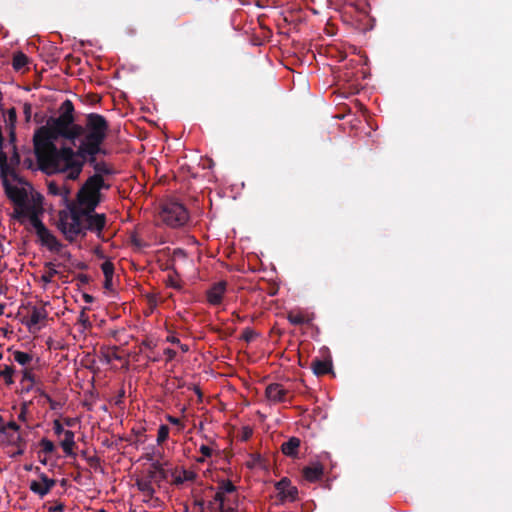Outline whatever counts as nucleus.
<instances>
[{
	"instance_id": "obj_1",
	"label": "nucleus",
	"mask_w": 512,
	"mask_h": 512,
	"mask_svg": "<svg viewBox=\"0 0 512 512\" xmlns=\"http://www.w3.org/2000/svg\"><path fill=\"white\" fill-rule=\"evenodd\" d=\"M108 131V121L98 113L87 114L83 124L76 123L73 102L66 99L59 107V115L50 117L33 135L39 168L45 172L67 173L68 179L77 180L88 163L93 175L100 179L113 175L114 169L96 158L100 153L106 154L102 144Z\"/></svg>"
},
{
	"instance_id": "obj_2",
	"label": "nucleus",
	"mask_w": 512,
	"mask_h": 512,
	"mask_svg": "<svg viewBox=\"0 0 512 512\" xmlns=\"http://www.w3.org/2000/svg\"><path fill=\"white\" fill-rule=\"evenodd\" d=\"M111 185L98 175L89 176L76 194V205L79 208H88L95 211L103 200L102 190H109Z\"/></svg>"
},
{
	"instance_id": "obj_3",
	"label": "nucleus",
	"mask_w": 512,
	"mask_h": 512,
	"mask_svg": "<svg viewBox=\"0 0 512 512\" xmlns=\"http://www.w3.org/2000/svg\"><path fill=\"white\" fill-rule=\"evenodd\" d=\"M67 207L68 211H61L59 213L57 227L64 235L65 239L72 243L78 237L84 238L86 233L85 228H83V219L82 214L80 213V208L77 207L75 202H69Z\"/></svg>"
},
{
	"instance_id": "obj_4",
	"label": "nucleus",
	"mask_w": 512,
	"mask_h": 512,
	"mask_svg": "<svg viewBox=\"0 0 512 512\" xmlns=\"http://www.w3.org/2000/svg\"><path fill=\"white\" fill-rule=\"evenodd\" d=\"M160 217L168 226L177 228L187 223L189 214L181 203L169 201L162 205Z\"/></svg>"
},
{
	"instance_id": "obj_5",
	"label": "nucleus",
	"mask_w": 512,
	"mask_h": 512,
	"mask_svg": "<svg viewBox=\"0 0 512 512\" xmlns=\"http://www.w3.org/2000/svg\"><path fill=\"white\" fill-rule=\"evenodd\" d=\"M80 213L82 214L85 233L90 231L96 233L99 237L106 225V215L95 213V211H90L88 208H80Z\"/></svg>"
},
{
	"instance_id": "obj_6",
	"label": "nucleus",
	"mask_w": 512,
	"mask_h": 512,
	"mask_svg": "<svg viewBox=\"0 0 512 512\" xmlns=\"http://www.w3.org/2000/svg\"><path fill=\"white\" fill-rule=\"evenodd\" d=\"M3 187L7 197L15 206H26L28 204V193L25 188L11 185L6 176L3 177Z\"/></svg>"
},
{
	"instance_id": "obj_7",
	"label": "nucleus",
	"mask_w": 512,
	"mask_h": 512,
	"mask_svg": "<svg viewBox=\"0 0 512 512\" xmlns=\"http://www.w3.org/2000/svg\"><path fill=\"white\" fill-rule=\"evenodd\" d=\"M278 491L279 500L281 503L285 501H295L298 495V489L291 485V481L284 477L275 484Z\"/></svg>"
},
{
	"instance_id": "obj_8",
	"label": "nucleus",
	"mask_w": 512,
	"mask_h": 512,
	"mask_svg": "<svg viewBox=\"0 0 512 512\" xmlns=\"http://www.w3.org/2000/svg\"><path fill=\"white\" fill-rule=\"evenodd\" d=\"M36 235L41 245L46 246L50 251L59 253L62 250L63 244L46 226L38 230Z\"/></svg>"
},
{
	"instance_id": "obj_9",
	"label": "nucleus",
	"mask_w": 512,
	"mask_h": 512,
	"mask_svg": "<svg viewBox=\"0 0 512 512\" xmlns=\"http://www.w3.org/2000/svg\"><path fill=\"white\" fill-rule=\"evenodd\" d=\"M39 478L41 480V483L37 481H32L30 484V490L38 494L39 496L44 497L56 485V481L54 479L49 478L43 472H40Z\"/></svg>"
},
{
	"instance_id": "obj_10",
	"label": "nucleus",
	"mask_w": 512,
	"mask_h": 512,
	"mask_svg": "<svg viewBox=\"0 0 512 512\" xmlns=\"http://www.w3.org/2000/svg\"><path fill=\"white\" fill-rule=\"evenodd\" d=\"M288 390L280 383H271L265 389V396L272 403H282L286 401Z\"/></svg>"
},
{
	"instance_id": "obj_11",
	"label": "nucleus",
	"mask_w": 512,
	"mask_h": 512,
	"mask_svg": "<svg viewBox=\"0 0 512 512\" xmlns=\"http://www.w3.org/2000/svg\"><path fill=\"white\" fill-rule=\"evenodd\" d=\"M227 283L225 281H219L211 286L207 291V301L209 304L217 306L222 303L223 296L226 291Z\"/></svg>"
},
{
	"instance_id": "obj_12",
	"label": "nucleus",
	"mask_w": 512,
	"mask_h": 512,
	"mask_svg": "<svg viewBox=\"0 0 512 512\" xmlns=\"http://www.w3.org/2000/svg\"><path fill=\"white\" fill-rule=\"evenodd\" d=\"M311 369L316 376H323L332 372V361L315 358L311 362Z\"/></svg>"
},
{
	"instance_id": "obj_13",
	"label": "nucleus",
	"mask_w": 512,
	"mask_h": 512,
	"mask_svg": "<svg viewBox=\"0 0 512 512\" xmlns=\"http://www.w3.org/2000/svg\"><path fill=\"white\" fill-rule=\"evenodd\" d=\"M48 316V313L44 307H36L34 306L31 310L30 317L25 324L29 329L38 325L41 321L45 320Z\"/></svg>"
},
{
	"instance_id": "obj_14",
	"label": "nucleus",
	"mask_w": 512,
	"mask_h": 512,
	"mask_svg": "<svg viewBox=\"0 0 512 512\" xmlns=\"http://www.w3.org/2000/svg\"><path fill=\"white\" fill-rule=\"evenodd\" d=\"M301 441L297 437H290L286 442L281 445V451L288 457H296Z\"/></svg>"
},
{
	"instance_id": "obj_15",
	"label": "nucleus",
	"mask_w": 512,
	"mask_h": 512,
	"mask_svg": "<svg viewBox=\"0 0 512 512\" xmlns=\"http://www.w3.org/2000/svg\"><path fill=\"white\" fill-rule=\"evenodd\" d=\"M303 477L309 482H316L323 476V466L319 463L303 468Z\"/></svg>"
},
{
	"instance_id": "obj_16",
	"label": "nucleus",
	"mask_w": 512,
	"mask_h": 512,
	"mask_svg": "<svg viewBox=\"0 0 512 512\" xmlns=\"http://www.w3.org/2000/svg\"><path fill=\"white\" fill-rule=\"evenodd\" d=\"M48 193L50 195H54V196H62V198L65 202H70L69 201L70 189L64 185L62 186V185L58 184L55 181H51L48 183Z\"/></svg>"
},
{
	"instance_id": "obj_17",
	"label": "nucleus",
	"mask_w": 512,
	"mask_h": 512,
	"mask_svg": "<svg viewBox=\"0 0 512 512\" xmlns=\"http://www.w3.org/2000/svg\"><path fill=\"white\" fill-rule=\"evenodd\" d=\"M75 434L71 430H66L64 432V439L61 441L60 445L67 456H75L73 452V448L76 443L74 440Z\"/></svg>"
},
{
	"instance_id": "obj_18",
	"label": "nucleus",
	"mask_w": 512,
	"mask_h": 512,
	"mask_svg": "<svg viewBox=\"0 0 512 512\" xmlns=\"http://www.w3.org/2000/svg\"><path fill=\"white\" fill-rule=\"evenodd\" d=\"M136 487L139 491L145 494L148 499H151L155 494V489L149 479H137Z\"/></svg>"
},
{
	"instance_id": "obj_19",
	"label": "nucleus",
	"mask_w": 512,
	"mask_h": 512,
	"mask_svg": "<svg viewBox=\"0 0 512 512\" xmlns=\"http://www.w3.org/2000/svg\"><path fill=\"white\" fill-rule=\"evenodd\" d=\"M12 150L13 151H12V155L10 157V163H8L10 171H8L5 175L1 174V176L5 177L8 174H10L16 180V179H18V176L14 171V167L18 166L20 164L21 158H20V154L18 153L16 145H14V147H12Z\"/></svg>"
},
{
	"instance_id": "obj_20",
	"label": "nucleus",
	"mask_w": 512,
	"mask_h": 512,
	"mask_svg": "<svg viewBox=\"0 0 512 512\" xmlns=\"http://www.w3.org/2000/svg\"><path fill=\"white\" fill-rule=\"evenodd\" d=\"M28 210H29V213L27 215V218L36 233L38 230L43 228L45 225L39 218L38 212L36 211V209L33 205H32V207H28Z\"/></svg>"
},
{
	"instance_id": "obj_21",
	"label": "nucleus",
	"mask_w": 512,
	"mask_h": 512,
	"mask_svg": "<svg viewBox=\"0 0 512 512\" xmlns=\"http://www.w3.org/2000/svg\"><path fill=\"white\" fill-rule=\"evenodd\" d=\"M29 62V58L22 52H17L13 56L12 66L14 70L20 71Z\"/></svg>"
},
{
	"instance_id": "obj_22",
	"label": "nucleus",
	"mask_w": 512,
	"mask_h": 512,
	"mask_svg": "<svg viewBox=\"0 0 512 512\" xmlns=\"http://www.w3.org/2000/svg\"><path fill=\"white\" fill-rule=\"evenodd\" d=\"M28 207H32V205L28 203L26 206H15L12 217L23 224L29 213Z\"/></svg>"
},
{
	"instance_id": "obj_23",
	"label": "nucleus",
	"mask_w": 512,
	"mask_h": 512,
	"mask_svg": "<svg viewBox=\"0 0 512 512\" xmlns=\"http://www.w3.org/2000/svg\"><path fill=\"white\" fill-rule=\"evenodd\" d=\"M197 477V474L194 471L184 469L182 473L175 477L174 484L181 485L185 481H194Z\"/></svg>"
},
{
	"instance_id": "obj_24",
	"label": "nucleus",
	"mask_w": 512,
	"mask_h": 512,
	"mask_svg": "<svg viewBox=\"0 0 512 512\" xmlns=\"http://www.w3.org/2000/svg\"><path fill=\"white\" fill-rule=\"evenodd\" d=\"M14 367L13 366H4L2 370H0V377L4 379L7 385H12L14 383L13 380Z\"/></svg>"
},
{
	"instance_id": "obj_25",
	"label": "nucleus",
	"mask_w": 512,
	"mask_h": 512,
	"mask_svg": "<svg viewBox=\"0 0 512 512\" xmlns=\"http://www.w3.org/2000/svg\"><path fill=\"white\" fill-rule=\"evenodd\" d=\"M13 355L14 360L22 366H25L32 361V355L27 352L15 351Z\"/></svg>"
},
{
	"instance_id": "obj_26",
	"label": "nucleus",
	"mask_w": 512,
	"mask_h": 512,
	"mask_svg": "<svg viewBox=\"0 0 512 512\" xmlns=\"http://www.w3.org/2000/svg\"><path fill=\"white\" fill-rule=\"evenodd\" d=\"M236 489V486L230 480L219 481V485L217 487V490H219L223 494L233 493L236 491Z\"/></svg>"
},
{
	"instance_id": "obj_27",
	"label": "nucleus",
	"mask_w": 512,
	"mask_h": 512,
	"mask_svg": "<svg viewBox=\"0 0 512 512\" xmlns=\"http://www.w3.org/2000/svg\"><path fill=\"white\" fill-rule=\"evenodd\" d=\"M287 319L292 325H302L307 322V319L301 313L289 312Z\"/></svg>"
},
{
	"instance_id": "obj_28",
	"label": "nucleus",
	"mask_w": 512,
	"mask_h": 512,
	"mask_svg": "<svg viewBox=\"0 0 512 512\" xmlns=\"http://www.w3.org/2000/svg\"><path fill=\"white\" fill-rule=\"evenodd\" d=\"M17 113L14 107L7 110V118L5 119L7 129L16 128Z\"/></svg>"
},
{
	"instance_id": "obj_29",
	"label": "nucleus",
	"mask_w": 512,
	"mask_h": 512,
	"mask_svg": "<svg viewBox=\"0 0 512 512\" xmlns=\"http://www.w3.org/2000/svg\"><path fill=\"white\" fill-rule=\"evenodd\" d=\"M39 445L41 446V451L44 452L45 454H51L55 451L54 443L47 438L41 439Z\"/></svg>"
},
{
	"instance_id": "obj_30",
	"label": "nucleus",
	"mask_w": 512,
	"mask_h": 512,
	"mask_svg": "<svg viewBox=\"0 0 512 512\" xmlns=\"http://www.w3.org/2000/svg\"><path fill=\"white\" fill-rule=\"evenodd\" d=\"M169 427L167 425H160L157 433V443L160 445L168 439Z\"/></svg>"
},
{
	"instance_id": "obj_31",
	"label": "nucleus",
	"mask_w": 512,
	"mask_h": 512,
	"mask_svg": "<svg viewBox=\"0 0 512 512\" xmlns=\"http://www.w3.org/2000/svg\"><path fill=\"white\" fill-rule=\"evenodd\" d=\"M46 267L49 268V270L42 275V280L45 283H50L53 279V277L58 273L57 270L54 268V264L49 262L46 264Z\"/></svg>"
},
{
	"instance_id": "obj_32",
	"label": "nucleus",
	"mask_w": 512,
	"mask_h": 512,
	"mask_svg": "<svg viewBox=\"0 0 512 512\" xmlns=\"http://www.w3.org/2000/svg\"><path fill=\"white\" fill-rule=\"evenodd\" d=\"M101 270L105 278H113L114 265L110 261H105L101 264Z\"/></svg>"
},
{
	"instance_id": "obj_33",
	"label": "nucleus",
	"mask_w": 512,
	"mask_h": 512,
	"mask_svg": "<svg viewBox=\"0 0 512 512\" xmlns=\"http://www.w3.org/2000/svg\"><path fill=\"white\" fill-rule=\"evenodd\" d=\"M22 373H23V376H22L21 383L29 382V384H35L36 379H35V375L32 373V369L25 368Z\"/></svg>"
},
{
	"instance_id": "obj_34",
	"label": "nucleus",
	"mask_w": 512,
	"mask_h": 512,
	"mask_svg": "<svg viewBox=\"0 0 512 512\" xmlns=\"http://www.w3.org/2000/svg\"><path fill=\"white\" fill-rule=\"evenodd\" d=\"M257 336V333L252 328H245L243 330L241 339H243L245 342L249 343L251 342L255 337Z\"/></svg>"
},
{
	"instance_id": "obj_35",
	"label": "nucleus",
	"mask_w": 512,
	"mask_h": 512,
	"mask_svg": "<svg viewBox=\"0 0 512 512\" xmlns=\"http://www.w3.org/2000/svg\"><path fill=\"white\" fill-rule=\"evenodd\" d=\"M13 445L18 446V450L15 452L14 456H19L24 454V446L25 440L22 436L18 435L16 440L13 442Z\"/></svg>"
},
{
	"instance_id": "obj_36",
	"label": "nucleus",
	"mask_w": 512,
	"mask_h": 512,
	"mask_svg": "<svg viewBox=\"0 0 512 512\" xmlns=\"http://www.w3.org/2000/svg\"><path fill=\"white\" fill-rule=\"evenodd\" d=\"M199 451L203 455V458H199L198 462H204V458L205 457H211L212 453H213V450L209 446H207V445H201L200 448H199Z\"/></svg>"
},
{
	"instance_id": "obj_37",
	"label": "nucleus",
	"mask_w": 512,
	"mask_h": 512,
	"mask_svg": "<svg viewBox=\"0 0 512 512\" xmlns=\"http://www.w3.org/2000/svg\"><path fill=\"white\" fill-rule=\"evenodd\" d=\"M38 391H39V394L47 400V402H48V403H49V405H50V408H51L52 410H55V409L57 408V406H58V403H57V402H55V401L50 397V395H48L45 391H42V390H39V389H38Z\"/></svg>"
},
{
	"instance_id": "obj_38",
	"label": "nucleus",
	"mask_w": 512,
	"mask_h": 512,
	"mask_svg": "<svg viewBox=\"0 0 512 512\" xmlns=\"http://www.w3.org/2000/svg\"><path fill=\"white\" fill-rule=\"evenodd\" d=\"M53 430H54V433L58 436L61 434H64V432L66 431V430H64L61 422L58 419L53 421Z\"/></svg>"
},
{
	"instance_id": "obj_39",
	"label": "nucleus",
	"mask_w": 512,
	"mask_h": 512,
	"mask_svg": "<svg viewBox=\"0 0 512 512\" xmlns=\"http://www.w3.org/2000/svg\"><path fill=\"white\" fill-rule=\"evenodd\" d=\"M23 113L25 115V120L27 122L30 121L31 119V114H32V105L30 103H25L24 106H23Z\"/></svg>"
},
{
	"instance_id": "obj_40",
	"label": "nucleus",
	"mask_w": 512,
	"mask_h": 512,
	"mask_svg": "<svg viewBox=\"0 0 512 512\" xmlns=\"http://www.w3.org/2000/svg\"><path fill=\"white\" fill-rule=\"evenodd\" d=\"M16 128H8V134H9V143L12 145V147H14V145H16V131H15Z\"/></svg>"
},
{
	"instance_id": "obj_41",
	"label": "nucleus",
	"mask_w": 512,
	"mask_h": 512,
	"mask_svg": "<svg viewBox=\"0 0 512 512\" xmlns=\"http://www.w3.org/2000/svg\"><path fill=\"white\" fill-rule=\"evenodd\" d=\"M64 510L65 505L62 502H58L55 506L48 508V512H63Z\"/></svg>"
},
{
	"instance_id": "obj_42",
	"label": "nucleus",
	"mask_w": 512,
	"mask_h": 512,
	"mask_svg": "<svg viewBox=\"0 0 512 512\" xmlns=\"http://www.w3.org/2000/svg\"><path fill=\"white\" fill-rule=\"evenodd\" d=\"M26 414H27V403H23L21 406L20 413L18 415V419L20 421H26Z\"/></svg>"
},
{
	"instance_id": "obj_43",
	"label": "nucleus",
	"mask_w": 512,
	"mask_h": 512,
	"mask_svg": "<svg viewBox=\"0 0 512 512\" xmlns=\"http://www.w3.org/2000/svg\"><path fill=\"white\" fill-rule=\"evenodd\" d=\"M214 501L218 504L225 503V494L217 490L214 496Z\"/></svg>"
},
{
	"instance_id": "obj_44",
	"label": "nucleus",
	"mask_w": 512,
	"mask_h": 512,
	"mask_svg": "<svg viewBox=\"0 0 512 512\" xmlns=\"http://www.w3.org/2000/svg\"><path fill=\"white\" fill-rule=\"evenodd\" d=\"M157 476H158L157 471L150 469L148 471L147 475L144 477V479H149L150 482H153L154 480L157 481Z\"/></svg>"
},
{
	"instance_id": "obj_45",
	"label": "nucleus",
	"mask_w": 512,
	"mask_h": 512,
	"mask_svg": "<svg viewBox=\"0 0 512 512\" xmlns=\"http://www.w3.org/2000/svg\"><path fill=\"white\" fill-rule=\"evenodd\" d=\"M167 284L175 289H180L181 286L175 281L173 275H169L167 279Z\"/></svg>"
},
{
	"instance_id": "obj_46",
	"label": "nucleus",
	"mask_w": 512,
	"mask_h": 512,
	"mask_svg": "<svg viewBox=\"0 0 512 512\" xmlns=\"http://www.w3.org/2000/svg\"><path fill=\"white\" fill-rule=\"evenodd\" d=\"M76 278L81 284H88L90 281V277L86 274H78Z\"/></svg>"
},
{
	"instance_id": "obj_47",
	"label": "nucleus",
	"mask_w": 512,
	"mask_h": 512,
	"mask_svg": "<svg viewBox=\"0 0 512 512\" xmlns=\"http://www.w3.org/2000/svg\"><path fill=\"white\" fill-rule=\"evenodd\" d=\"M252 429L249 428V427H244L243 429V434H242V439L243 440H248L251 436H252Z\"/></svg>"
},
{
	"instance_id": "obj_48",
	"label": "nucleus",
	"mask_w": 512,
	"mask_h": 512,
	"mask_svg": "<svg viewBox=\"0 0 512 512\" xmlns=\"http://www.w3.org/2000/svg\"><path fill=\"white\" fill-rule=\"evenodd\" d=\"M166 419L169 423L173 424V425H181V421L179 418L177 417H174L172 415H166Z\"/></svg>"
},
{
	"instance_id": "obj_49",
	"label": "nucleus",
	"mask_w": 512,
	"mask_h": 512,
	"mask_svg": "<svg viewBox=\"0 0 512 512\" xmlns=\"http://www.w3.org/2000/svg\"><path fill=\"white\" fill-rule=\"evenodd\" d=\"M79 322H81L84 326L89 324L88 317H87V315H86L84 310H82L81 313H80Z\"/></svg>"
},
{
	"instance_id": "obj_50",
	"label": "nucleus",
	"mask_w": 512,
	"mask_h": 512,
	"mask_svg": "<svg viewBox=\"0 0 512 512\" xmlns=\"http://www.w3.org/2000/svg\"><path fill=\"white\" fill-rule=\"evenodd\" d=\"M5 426H6V430L11 429L14 431H19V429H20V426L14 421L8 422Z\"/></svg>"
},
{
	"instance_id": "obj_51",
	"label": "nucleus",
	"mask_w": 512,
	"mask_h": 512,
	"mask_svg": "<svg viewBox=\"0 0 512 512\" xmlns=\"http://www.w3.org/2000/svg\"><path fill=\"white\" fill-rule=\"evenodd\" d=\"M131 242L137 248H142L144 246L142 240L137 238L136 236L132 237Z\"/></svg>"
},
{
	"instance_id": "obj_52",
	"label": "nucleus",
	"mask_w": 512,
	"mask_h": 512,
	"mask_svg": "<svg viewBox=\"0 0 512 512\" xmlns=\"http://www.w3.org/2000/svg\"><path fill=\"white\" fill-rule=\"evenodd\" d=\"M88 463L91 467H97L99 465V458L96 456L89 457Z\"/></svg>"
},
{
	"instance_id": "obj_53",
	"label": "nucleus",
	"mask_w": 512,
	"mask_h": 512,
	"mask_svg": "<svg viewBox=\"0 0 512 512\" xmlns=\"http://www.w3.org/2000/svg\"><path fill=\"white\" fill-rule=\"evenodd\" d=\"M166 478H167V473H166V471L162 468V469L158 472L157 481H158V482H161V481L166 480Z\"/></svg>"
},
{
	"instance_id": "obj_54",
	"label": "nucleus",
	"mask_w": 512,
	"mask_h": 512,
	"mask_svg": "<svg viewBox=\"0 0 512 512\" xmlns=\"http://www.w3.org/2000/svg\"><path fill=\"white\" fill-rule=\"evenodd\" d=\"M162 465L160 462L156 461L154 463H152L151 465V469L154 470V471H157V473L162 469Z\"/></svg>"
},
{
	"instance_id": "obj_55",
	"label": "nucleus",
	"mask_w": 512,
	"mask_h": 512,
	"mask_svg": "<svg viewBox=\"0 0 512 512\" xmlns=\"http://www.w3.org/2000/svg\"><path fill=\"white\" fill-rule=\"evenodd\" d=\"M164 353H165V355L168 356L169 359H173L176 356V352L169 348L166 349Z\"/></svg>"
},
{
	"instance_id": "obj_56",
	"label": "nucleus",
	"mask_w": 512,
	"mask_h": 512,
	"mask_svg": "<svg viewBox=\"0 0 512 512\" xmlns=\"http://www.w3.org/2000/svg\"><path fill=\"white\" fill-rule=\"evenodd\" d=\"M112 279L113 278H105L104 288L110 290L112 288Z\"/></svg>"
},
{
	"instance_id": "obj_57",
	"label": "nucleus",
	"mask_w": 512,
	"mask_h": 512,
	"mask_svg": "<svg viewBox=\"0 0 512 512\" xmlns=\"http://www.w3.org/2000/svg\"><path fill=\"white\" fill-rule=\"evenodd\" d=\"M0 433H6V426L3 424V417L0 415Z\"/></svg>"
},
{
	"instance_id": "obj_58",
	"label": "nucleus",
	"mask_w": 512,
	"mask_h": 512,
	"mask_svg": "<svg viewBox=\"0 0 512 512\" xmlns=\"http://www.w3.org/2000/svg\"><path fill=\"white\" fill-rule=\"evenodd\" d=\"M167 340L173 344H180V340L175 336H170L167 338Z\"/></svg>"
},
{
	"instance_id": "obj_59",
	"label": "nucleus",
	"mask_w": 512,
	"mask_h": 512,
	"mask_svg": "<svg viewBox=\"0 0 512 512\" xmlns=\"http://www.w3.org/2000/svg\"><path fill=\"white\" fill-rule=\"evenodd\" d=\"M173 255H174V257H176V256L185 257V252L182 249H176V250H174Z\"/></svg>"
},
{
	"instance_id": "obj_60",
	"label": "nucleus",
	"mask_w": 512,
	"mask_h": 512,
	"mask_svg": "<svg viewBox=\"0 0 512 512\" xmlns=\"http://www.w3.org/2000/svg\"><path fill=\"white\" fill-rule=\"evenodd\" d=\"M84 300L87 303H91L93 301V297L91 295L85 294L84 295Z\"/></svg>"
},
{
	"instance_id": "obj_61",
	"label": "nucleus",
	"mask_w": 512,
	"mask_h": 512,
	"mask_svg": "<svg viewBox=\"0 0 512 512\" xmlns=\"http://www.w3.org/2000/svg\"><path fill=\"white\" fill-rule=\"evenodd\" d=\"M226 508L227 507H225V503H221V504H219L217 510H218V512H225Z\"/></svg>"
},
{
	"instance_id": "obj_62",
	"label": "nucleus",
	"mask_w": 512,
	"mask_h": 512,
	"mask_svg": "<svg viewBox=\"0 0 512 512\" xmlns=\"http://www.w3.org/2000/svg\"><path fill=\"white\" fill-rule=\"evenodd\" d=\"M180 348L183 352H187L189 350V347L186 344H180Z\"/></svg>"
},
{
	"instance_id": "obj_63",
	"label": "nucleus",
	"mask_w": 512,
	"mask_h": 512,
	"mask_svg": "<svg viewBox=\"0 0 512 512\" xmlns=\"http://www.w3.org/2000/svg\"><path fill=\"white\" fill-rule=\"evenodd\" d=\"M24 469H25L26 471H31V470L33 469V465H32V464H26V465L24 466Z\"/></svg>"
},
{
	"instance_id": "obj_64",
	"label": "nucleus",
	"mask_w": 512,
	"mask_h": 512,
	"mask_svg": "<svg viewBox=\"0 0 512 512\" xmlns=\"http://www.w3.org/2000/svg\"><path fill=\"white\" fill-rule=\"evenodd\" d=\"M225 512H238V511L233 507H227Z\"/></svg>"
}]
</instances>
